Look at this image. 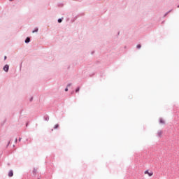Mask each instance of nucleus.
Listing matches in <instances>:
<instances>
[{"mask_svg":"<svg viewBox=\"0 0 179 179\" xmlns=\"http://www.w3.org/2000/svg\"><path fill=\"white\" fill-rule=\"evenodd\" d=\"M144 174H148L149 177H152V176H153V172L152 171L149 172V171L147 170L144 172Z\"/></svg>","mask_w":179,"mask_h":179,"instance_id":"f257e3e1","label":"nucleus"},{"mask_svg":"<svg viewBox=\"0 0 179 179\" xmlns=\"http://www.w3.org/2000/svg\"><path fill=\"white\" fill-rule=\"evenodd\" d=\"M3 71H5V72H8V71H9V66L8 64L4 66Z\"/></svg>","mask_w":179,"mask_h":179,"instance_id":"f03ea898","label":"nucleus"},{"mask_svg":"<svg viewBox=\"0 0 179 179\" xmlns=\"http://www.w3.org/2000/svg\"><path fill=\"white\" fill-rule=\"evenodd\" d=\"M8 177H13V171H9Z\"/></svg>","mask_w":179,"mask_h":179,"instance_id":"7ed1b4c3","label":"nucleus"},{"mask_svg":"<svg viewBox=\"0 0 179 179\" xmlns=\"http://www.w3.org/2000/svg\"><path fill=\"white\" fill-rule=\"evenodd\" d=\"M162 135H163V132L162 131H158L157 132V136H159V138L162 137Z\"/></svg>","mask_w":179,"mask_h":179,"instance_id":"20e7f679","label":"nucleus"},{"mask_svg":"<svg viewBox=\"0 0 179 179\" xmlns=\"http://www.w3.org/2000/svg\"><path fill=\"white\" fill-rule=\"evenodd\" d=\"M25 43H30V38H27L25 40Z\"/></svg>","mask_w":179,"mask_h":179,"instance_id":"39448f33","label":"nucleus"},{"mask_svg":"<svg viewBox=\"0 0 179 179\" xmlns=\"http://www.w3.org/2000/svg\"><path fill=\"white\" fill-rule=\"evenodd\" d=\"M38 31V29L36 28L35 30L32 31V33H37Z\"/></svg>","mask_w":179,"mask_h":179,"instance_id":"423d86ee","label":"nucleus"},{"mask_svg":"<svg viewBox=\"0 0 179 179\" xmlns=\"http://www.w3.org/2000/svg\"><path fill=\"white\" fill-rule=\"evenodd\" d=\"M58 127H59V124H56V125H55L54 129H57V128H58Z\"/></svg>","mask_w":179,"mask_h":179,"instance_id":"0eeeda50","label":"nucleus"},{"mask_svg":"<svg viewBox=\"0 0 179 179\" xmlns=\"http://www.w3.org/2000/svg\"><path fill=\"white\" fill-rule=\"evenodd\" d=\"M79 90H80V88H79V87L77 88V89L76 90V93H78V92H79Z\"/></svg>","mask_w":179,"mask_h":179,"instance_id":"6e6552de","label":"nucleus"},{"mask_svg":"<svg viewBox=\"0 0 179 179\" xmlns=\"http://www.w3.org/2000/svg\"><path fill=\"white\" fill-rule=\"evenodd\" d=\"M160 122H161V124H164V120H160Z\"/></svg>","mask_w":179,"mask_h":179,"instance_id":"1a4fd4ad","label":"nucleus"},{"mask_svg":"<svg viewBox=\"0 0 179 179\" xmlns=\"http://www.w3.org/2000/svg\"><path fill=\"white\" fill-rule=\"evenodd\" d=\"M62 22V19H59V20H58V22H59V23H61Z\"/></svg>","mask_w":179,"mask_h":179,"instance_id":"9d476101","label":"nucleus"},{"mask_svg":"<svg viewBox=\"0 0 179 179\" xmlns=\"http://www.w3.org/2000/svg\"><path fill=\"white\" fill-rule=\"evenodd\" d=\"M141 45H137V46H136V48H138V49L141 48Z\"/></svg>","mask_w":179,"mask_h":179,"instance_id":"9b49d317","label":"nucleus"},{"mask_svg":"<svg viewBox=\"0 0 179 179\" xmlns=\"http://www.w3.org/2000/svg\"><path fill=\"white\" fill-rule=\"evenodd\" d=\"M69 86H72V84H69V85H67V87H69Z\"/></svg>","mask_w":179,"mask_h":179,"instance_id":"f8f14e48","label":"nucleus"},{"mask_svg":"<svg viewBox=\"0 0 179 179\" xmlns=\"http://www.w3.org/2000/svg\"><path fill=\"white\" fill-rule=\"evenodd\" d=\"M65 92H68V88H66V89H65Z\"/></svg>","mask_w":179,"mask_h":179,"instance_id":"ddd939ff","label":"nucleus"},{"mask_svg":"<svg viewBox=\"0 0 179 179\" xmlns=\"http://www.w3.org/2000/svg\"><path fill=\"white\" fill-rule=\"evenodd\" d=\"M4 59H6V56L4 57Z\"/></svg>","mask_w":179,"mask_h":179,"instance_id":"4468645a","label":"nucleus"},{"mask_svg":"<svg viewBox=\"0 0 179 179\" xmlns=\"http://www.w3.org/2000/svg\"><path fill=\"white\" fill-rule=\"evenodd\" d=\"M10 1H13V0H10Z\"/></svg>","mask_w":179,"mask_h":179,"instance_id":"2eb2a0df","label":"nucleus"},{"mask_svg":"<svg viewBox=\"0 0 179 179\" xmlns=\"http://www.w3.org/2000/svg\"><path fill=\"white\" fill-rule=\"evenodd\" d=\"M178 8H179V6H178Z\"/></svg>","mask_w":179,"mask_h":179,"instance_id":"dca6fc26","label":"nucleus"}]
</instances>
